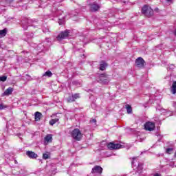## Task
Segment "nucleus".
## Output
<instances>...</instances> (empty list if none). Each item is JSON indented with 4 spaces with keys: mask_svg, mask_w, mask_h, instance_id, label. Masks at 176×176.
<instances>
[{
    "mask_svg": "<svg viewBox=\"0 0 176 176\" xmlns=\"http://www.w3.org/2000/svg\"><path fill=\"white\" fill-rule=\"evenodd\" d=\"M49 156H50V153H49V152L45 153L43 155V159H44V160H46L49 159Z\"/></svg>",
    "mask_w": 176,
    "mask_h": 176,
    "instance_id": "nucleus-20",
    "label": "nucleus"
},
{
    "mask_svg": "<svg viewBox=\"0 0 176 176\" xmlns=\"http://www.w3.org/2000/svg\"><path fill=\"white\" fill-rule=\"evenodd\" d=\"M154 176H160V175L159 173H156L154 175Z\"/></svg>",
    "mask_w": 176,
    "mask_h": 176,
    "instance_id": "nucleus-32",
    "label": "nucleus"
},
{
    "mask_svg": "<svg viewBox=\"0 0 176 176\" xmlns=\"http://www.w3.org/2000/svg\"><path fill=\"white\" fill-rule=\"evenodd\" d=\"M6 34H8V30L3 29L0 30V38H3V36H6Z\"/></svg>",
    "mask_w": 176,
    "mask_h": 176,
    "instance_id": "nucleus-17",
    "label": "nucleus"
},
{
    "mask_svg": "<svg viewBox=\"0 0 176 176\" xmlns=\"http://www.w3.org/2000/svg\"><path fill=\"white\" fill-rule=\"evenodd\" d=\"M91 173H97L98 174H101V173H102V168L100 166H96L92 168Z\"/></svg>",
    "mask_w": 176,
    "mask_h": 176,
    "instance_id": "nucleus-9",
    "label": "nucleus"
},
{
    "mask_svg": "<svg viewBox=\"0 0 176 176\" xmlns=\"http://www.w3.org/2000/svg\"><path fill=\"white\" fill-rule=\"evenodd\" d=\"M142 13L145 16H152V14L153 13V10H152V8L149 7V6L144 5L142 8Z\"/></svg>",
    "mask_w": 176,
    "mask_h": 176,
    "instance_id": "nucleus-3",
    "label": "nucleus"
},
{
    "mask_svg": "<svg viewBox=\"0 0 176 176\" xmlns=\"http://www.w3.org/2000/svg\"><path fill=\"white\" fill-rule=\"evenodd\" d=\"M144 129L148 131H153V130H155V123L152 122H146L144 124Z\"/></svg>",
    "mask_w": 176,
    "mask_h": 176,
    "instance_id": "nucleus-5",
    "label": "nucleus"
},
{
    "mask_svg": "<svg viewBox=\"0 0 176 176\" xmlns=\"http://www.w3.org/2000/svg\"><path fill=\"white\" fill-rule=\"evenodd\" d=\"M74 101H75V100L74 99L73 95L68 97L67 102H74Z\"/></svg>",
    "mask_w": 176,
    "mask_h": 176,
    "instance_id": "nucleus-22",
    "label": "nucleus"
},
{
    "mask_svg": "<svg viewBox=\"0 0 176 176\" xmlns=\"http://www.w3.org/2000/svg\"><path fill=\"white\" fill-rule=\"evenodd\" d=\"M80 96L79 95V94H76L74 95H73V98L74 100V101H76V100H78V98H80Z\"/></svg>",
    "mask_w": 176,
    "mask_h": 176,
    "instance_id": "nucleus-24",
    "label": "nucleus"
},
{
    "mask_svg": "<svg viewBox=\"0 0 176 176\" xmlns=\"http://www.w3.org/2000/svg\"><path fill=\"white\" fill-rule=\"evenodd\" d=\"M175 35L176 36V30H175Z\"/></svg>",
    "mask_w": 176,
    "mask_h": 176,
    "instance_id": "nucleus-34",
    "label": "nucleus"
},
{
    "mask_svg": "<svg viewBox=\"0 0 176 176\" xmlns=\"http://www.w3.org/2000/svg\"><path fill=\"white\" fill-rule=\"evenodd\" d=\"M135 163H137L138 164V173L139 174H141V173H142V164H140L138 162L133 160V161L132 162V165L137 166V164H135Z\"/></svg>",
    "mask_w": 176,
    "mask_h": 176,
    "instance_id": "nucleus-8",
    "label": "nucleus"
},
{
    "mask_svg": "<svg viewBox=\"0 0 176 176\" xmlns=\"http://www.w3.org/2000/svg\"><path fill=\"white\" fill-rule=\"evenodd\" d=\"M69 35V31L65 30V32H62L60 33V34L57 36L58 41H63V39H66V38H68Z\"/></svg>",
    "mask_w": 176,
    "mask_h": 176,
    "instance_id": "nucleus-4",
    "label": "nucleus"
},
{
    "mask_svg": "<svg viewBox=\"0 0 176 176\" xmlns=\"http://www.w3.org/2000/svg\"><path fill=\"white\" fill-rule=\"evenodd\" d=\"M53 74L50 71H47L43 76H48V78H51Z\"/></svg>",
    "mask_w": 176,
    "mask_h": 176,
    "instance_id": "nucleus-21",
    "label": "nucleus"
},
{
    "mask_svg": "<svg viewBox=\"0 0 176 176\" xmlns=\"http://www.w3.org/2000/svg\"><path fill=\"white\" fill-rule=\"evenodd\" d=\"M108 148H109V149H111V151H113V149H120V148H122V144L109 143L108 144Z\"/></svg>",
    "mask_w": 176,
    "mask_h": 176,
    "instance_id": "nucleus-7",
    "label": "nucleus"
},
{
    "mask_svg": "<svg viewBox=\"0 0 176 176\" xmlns=\"http://www.w3.org/2000/svg\"><path fill=\"white\" fill-rule=\"evenodd\" d=\"M12 93H13V88L9 87L1 94V97H5V96H10Z\"/></svg>",
    "mask_w": 176,
    "mask_h": 176,
    "instance_id": "nucleus-10",
    "label": "nucleus"
},
{
    "mask_svg": "<svg viewBox=\"0 0 176 176\" xmlns=\"http://www.w3.org/2000/svg\"><path fill=\"white\" fill-rule=\"evenodd\" d=\"M41 1L42 2V3H46V2H47V0H41Z\"/></svg>",
    "mask_w": 176,
    "mask_h": 176,
    "instance_id": "nucleus-31",
    "label": "nucleus"
},
{
    "mask_svg": "<svg viewBox=\"0 0 176 176\" xmlns=\"http://www.w3.org/2000/svg\"><path fill=\"white\" fill-rule=\"evenodd\" d=\"M43 32H49V29L45 28V29H43Z\"/></svg>",
    "mask_w": 176,
    "mask_h": 176,
    "instance_id": "nucleus-30",
    "label": "nucleus"
},
{
    "mask_svg": "<svg viewBox=\"0 0 176 176\" xmlns=\"http://www.w3.org/2000/svg\"><path fill=\"white\" fill-rule=\"evenodd\" d=\"M8 77L6 76H0V82H6Z\"/></svg>",
    "mask_w": 176,
    "mask_h": 176,
    "instance_id": "nucleus-23",
    "label": "nucleus"
},
{
    "mask_svg": "<svg viewBox=\"0 0 176 176\" xmlns=\"http://www.w3.org/2000/svg\"><path fill=\"white\" fill-rule=\"evenodd\" d=\"M167 2H171V0H166Z\"/></svg>",
    "mask_w": 176,
    "mask_h": 176,
    "instance_id": "nucleus-33",
    "label": "nucleus"
},
{
    "mask_svg": "<svg viewBox=\"0 0 176 176\" xmlns=\"http://www.w3.org/2000/svg\"><path fill=\"white\" fill-rule=\"evenodd\" d=\"M169 166L170 167H172V168H174V167H176V165L174 164H170Z\"/></svg>",
    "mask_w": 176,
    "mask_h": 176,
    "instance_id": "nucleus-27",
    "label": "nucleus"
},
{
    "mask_svg": "<svg viewBox=\"0 0 176 176\" xmlns=\"http://www.w3.org/2000/svg\"><path fill=\"white\" fill-rule=\"evenodd\" d=\"M41 118H42V113L41 112L37 111L35 113L34 119H35L36 122H39V120H41Z\"/></svg>",
    "mask_w": 176,
    "mask_h": 176,
    "instance_id": "nucleus-15",
    "label": "nucleus"
},
{
    "mask_svg": "<svg viewBox=\"0 0 176 176\" xmlns=\"http://www.w3.org/2000/svg\"><path fill=\"white\" fill-rule=\"evenodd\" d=\"M135 64L138 68H144L145 67V60L142 58H138L135 60Z\"/></svg>",
    "mask_w": 176,
    "mask_h": 176,
    "instance_id": "nucleus-6",
    "label": "nucleus"
},
{
    "mask_svg": "<svg viewBox=\"0 0 176 176\" xmlns=\"http://www.w3.org/2000/svg\"><path fill=\"white\" fill-rule=\"evenodd\" d=\"M171 152H173V148H166V153H171Z\"/></svg>",
    "mask_w": 176,
    "mask_h": 176,
    "instance_id": "nucleus-25",
    "label": "nucleus"
},
{
    "mask_svg": "<svg viewBox=\"0 0 176 176\" xmlns=\"http://www.w3.org/2000/svg\"><path fill=\"white\" fill-rule=\"evenodd\" d=\"M6 108V106L3 105V104H0V109H5Z\"/></svg>",
    "mask_w": 176,
    "mask_h": 176,
    "instance_id": "nucleus-26",
    "label": "nucleus"
},
{
    "mask_svg": "<svg viewBox=\"0 0 176 176\" xmlns=\"http://www.w3.org/2000/svg\"><path fill=\"white\" fill-rule=\"evenodd\" d=\"M53 140V135L52 134H48L45 138V142L46 144H49L50 142H52Z\"/></svg>",
    "mask_w": 176,
    "mask_h": 176,
    "instance_id": "nucleus-14",
    "label": "nucleus"
},
{
    "mask_svg": "<svg viewBox=\"0 0 176 176\" xmlns=\"http://www.w3.org/2000/svg\"><path fill=\"white\" fill-rule=\"evenodd\" d=\"M91 12H97L98 9H100V6L97 4H90V8H89Z\"/></svg>",
    "mask_w": 176,
    "mask_h": 176,
    "instance_id": "nucleus-12",
    "label": "nucleus"
},
{
    "mask_svg": "<svg viewBox=\"0 0 176 176\" xmlns=\"http://www.w3.org/2000/svg\"><path fill=\"white\" fill-rule=\"evenodd\" d=\"M26 77H27L28 80H31V77L30 76V75L26 74Z\"/></svg>",
    "mask_w": 176,
    "mask_h": 176,
    "instance_id": "nucleus-28",
    "label": "nucleus"
},
{
    "mask_svg": "<svg viewBox=\"0 0 176 176\" xmlns=\"http://www.w3.org/2000/svg\"><path fill=\"white\" fill-rule=\"evenodd\" d=\"M91 123H97V120H96V119H93L91 120Z\"/></svg>",
    "mask_w": 176,
    "mask_h": 176,
    "instance_id": "nucleus-29",
    "label": "nucleus"
},
{
    "mask_svg": "<svg viewBox=\"0 0 176 176\" xmlns=\"http://www.w3.org/2000/svg\"><path fill=\"white\" fill-rule=\"evenodd\" d=\"M125 108L126 109L127 113H131V112H133L131 106H130V104H126Z\"/></svg>",
    "mask_w": 176,
    "mask_h": 176,
    "instance_id": "nucleus-19",
    "label": "nucleus"
},
{
    "mask_svg": "<svg viewBox=\"0 0 176 176\" xmlns=\"http://www.w3.org/2000/svg\"><path fill=\"white\" fill-rule=\"evenodd\" d=\"M59 119L58 118H55V119H52L51 120H50V126H53L54 124H56V123H57V122H58Z\"/></svg>",
    "mask_w": 176,
    "mask_h": 176,
    "instance_id": "nucleus-18",
    "label": "nucleus"
},
{
    "mask_svg": "<svg viewBox=\"0 0 176 176\" xmlns=\"http://www.w3.org/2000/svg\"><path fill=\"white\" fill-rule=\"evenodd\" d=\"M97 80L99 83H101L102 85H108L111 80L109 79V77H108V75L105 74H102L99 76Z\"/></svg>",
    "mask_w": 176,
    "mask_h": 176,
    "instance_id": "nucleus-1",
    "label": "nucleus"
},
{
    "mask_svg": "<svg viewBox=\"0 0 176 176\" xmlns=\"http://www.w3.org/2000/svg\"><path fill=\"white\" fill-rule=\"evenodd\" d=\"M26 155L30 159H36L38 157V154L34 153V151H27Z\"/></svg>",
    "mask_w": 176,
    "mask_h": 176,
    "instance_id": "nucleus-11",
    "label": "nucleus"
},
{
    "mask_svg": "<svg viewBox=\"0 0 176 176\" xmlns=\"http://www.w3.org/2000/svg\"><path fill=\"white\" fill-rule=\"evenodd\" d=\"M175 157H176V151H175Z\"/></svg>",
    "mask_w": 176,
    "mask_h": 176,
    "instance_id": "nucleus-35",
    "label": "nucleus"
},
{
    "mask_svg": "<svg viewBox=\"0 0 176 176\" xmlns=\"http://www.w3.org/2000/svg\"><path fill=\"white\" fill-rule=\"evenodd\" d=\"M107 67H108V64H107V63H105V61L102 60L100 63L99 69L100 71H105V68H107Z\"/></svg>",
    "mask_w": 176,
    "mask_h": 176,
    "instance_id": "nucleus-13",
    "label": "nucleus"
},
{
    "mask_svg": "<svg viewBox=\"0 0 176 176\" xmlns=\"http://www.w3.org/2000/svg\"><path fill=\"white\" fill-rule=\"evenodd\" d=\"M170 92L172 94H176V81L173 82L170 87Z\"/></svg>",
    "mask_w": 176,
    "mask_h": 176,
    "instance_id": "nucleus-16",
    "label": "nucleus"
},
{
    "mask_svg": "<svg viewBox=\"0 0 176 176\" xmlns=\"http://www.w3.org/2000/svg\"><path fill=\"white\" fill-rule=\"evenodd\" d=\"M72 137L76 141H80L82 140V133L78 129H75L72 131Z\"/></svg>",
    "mask_w": 176,
    "mask_h": 176,
    "instance_id": "nucleus-2",
    "label": "nucleus"
}]
</instances>
